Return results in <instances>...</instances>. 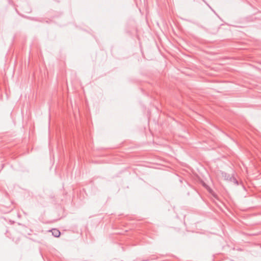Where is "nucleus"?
<instances>
[{
  "instance_id": "1",
  "label": "nucleus",
  "mask_w": 261,
  "mask_h": 261,
  "mask_svg": "<svg viewBox=\"0 0 261 261\" xmlns=\"http://www.w3.org/2000/svg\"><path fill=\"white\" fill-rule=\"evenodd\" d=\"M52 234L56 237H59L60 236V232L57 229H53L51 230Z\"/></svg>"
}]
</instances>
